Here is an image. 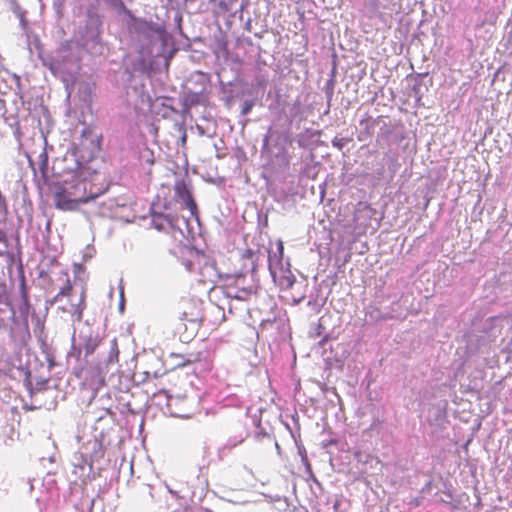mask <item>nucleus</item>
<instances>
[{
  "mask_svg": "<svg viewBox=\"0 0 512 512\" xmlns=\"http://www.w3.org/2000/svg\"><path fill=\"white\" fill-rule=\"evenodd\" d=\"M75 189L82 190V193L71 192L68 187L58 186L53 194L55 207L62 211H75L81 204H86L103 193L101 190L93 191L91 183L87 180L77 181Z\"/></svg>",
  "mask_w": 512,
  "mask_h": 512,
  "instance_id": "obj_1",
  "label": "nucleus"
},
{
  "mask_svg": "<svg viewBox=\"0 0 512 512\" xmlns=\"http://www.w3.org/2000/svg\"><path fill=\"white\" fill-rule=\"evenodd\" d=\"M101 136L91 128L83 129L79 139L74 143L72 151L78 165L84 166L90 163L100 152Z\"/></svg>",
  "mask_w": 512,
  "mask_h": 512,
  "instance_id": "obj_2",
  "label": "nucleus"
},
{
  "mask_svg": "<svg viewBox=\"0 0 512 512\" xmlns=\"http://www.w3.org/2000/svg\"><path fill=\"white\" fill-rule=\"evenodd\" d=\"M179 317L188 323L202 325L204 320L203 302L195 298H185L179 303Z\"/></svg>",
  "mask_w": 512,
  "mask_h": 512,
  "instance_id": "obj_3",
  "label": "nucleus"
},
{
  "mask_svg": "<svg viewBox=\"0 0 512 512\" xmlns=\"http://www.w3.org/2000/svg\"><path fill=\"white\" fill-rule=\"evenodd\" d=\"M82 449L84 455L89 458L88 464L90 469H92L95 462H99L105 457L106 449L104 445V436L102 434L99 436H93L83 443Z\"/></svg>",
  "mask_w": 512,
  "mask_h": 512,
  "instance_id": "obj_4",
  "label": "nucleus"
},
{
  "mask_svg": "<svg viewBox=\"0 0 512 512\" xmlns=\"http://www.w3.org/2000/svg\"><path fill=\"white\" fill-rule=\"evenodd\" d=\"M86 308V290L82 288L78 301L68 298V301L58 306V310L64 314L70 315L73 322H81L83 312Z\"/></svg>",
  "mask_w": 512,
  "mask_h": 512,
  "instance_id": "obj_5",
  "label": "nucleus"
},
{
  "mask_svg": "<svg viewBox=\"0 0 512 512\" xmlns=\"http://www.w3.org/2000/svg\"><path fill=\"white\" fill-rule=\"evenodd\" d=\"M200 327L201 325H198V323H188V321L179 317L174 327V335L181 342L189 343L195 338Z\"/></svg>",
  "mask_w": 512,
  "mask_h": 512,
  "instance_id": "obj_6",
  "label": "nucleus"
},
{
  "mask_svg": "<svg viewBox=\"0 0 512 512\" xmlns=\"http://www.w3.org/2000/svg\"><path fill=\"white\" fill-rule=\"evenodd\" d=\"M174 192L177 199L181 200L187 209L191 212V215L197 214V205L194 201L190 190L188 189L186 183L181 180L177 181L174 185Z\"/></svg>",
  "mask_w": 512,
  "mask_h": 512,
  "instance_id": "obj_7",
  "label": "nucleus"
},
{
  "mask_svg": "<svg viewBox=\"0 0 512 512\" xmlns=\"http://www.w3.org/2000/svg\"><path fill=\"white\" fill-rule=\"evenodd\" d=\"M171 358H179L181 361L178 363L179 366H187L193 363L200 362L203 358V352L198 350H187L184 353H171Z\"/></svg>",
  "mask_w": 512,
  "mask_h": 512,
  "instance_id": "obj_8",
  "label": "nucleus"
},
{
  "mask_svg": "<svg viewBox=\"0 0 512 512\" xmlns=\"http://www.w3.org/2000/svg\"><path fill=\"white\" fill-rule=\"evenodd\" d=\"M61 275L65 279V283L63 286L60 287L58 293L52 299L51 304L60 303L62 302L63 298H71L72 296L73 284L69 277L68 271H62Z\"/></svg>",
  "mask_w": 512,
  "mask_h": 512,
  "instance_id": "obj_9",
  "label": "nucleus"
},
{
  "mask_svg": "<svg viewBox=\"0 0 512 512\" xmlns=\"http://www.w3.org/2000/svg\"><path fill=\"white\" fill-rule=\"evenodd\" d=\"M118 358H119V348H118L117 339L114 338L111 341L110 353H109V357L107 360V364H114V363L118 362Z\"/></svg>",
  "mask_w": 512,
  "mask_h": 512,
  "instance_id": "obj_10",
  "label": "nucleus"
},
{
  "mask_svg": "<svg viewBox=\"0 0 512 512\" xmlns=\"http://www.w3.org/2000/svg\"><path fill=\"white\" fill-rule=\"evenodd\" d=\"M277 250H278V255H276V254L274 256L269 255V268H270V270L272 269L273 259L274 258H276L277 264H281V262H282L283 255H284V246H283V242L282 241L278 242Z\"/></svg>",
  "mask_w": 512,
  "mask_h": 512,
  "instance_id": "obj_11",
  "label": "nucleus"
},
{
  "mask_svg": "<svg viewBox=\"0 0 512 512\" xmlns=\"http://www.w3.org/2000/svg\"><path fill=\"white\" fill-rule=\"evenodd\" d=\"M98 345H99V343L97 340L89 339L84 345L85 355L88 356V355L93 354L95 352V350L97 349Z\"/></svg>",
  "mask_w": 512,
  "mask_h": 512,
  "instance_id": "obj_12",
  "label": "nucleus"
},
{
  "mask_svg": "<svg viewBox=\"0 0 512 512\" xmlns=\"http://www.w3.org/2000/svg\"><path fill=\"white\" fill-rule=\"evenodd\" d=\"M7 297V287L4 281L0 280V303L4 302Z\"/></svg>",
  "mask_w": 512,
  "mask_h": 512,
  "instance_id": "obj_13",
  "label": "nucleus"
},
{
  "mask_svg": "<svg viewBox=\"0 0 512 512\" xmlns=\"http://www.w3.org/2000/svg\"><path fill=\"white\" fill-rule=\"evenodd\" d=\"M332 144H333L334 147H337L338 149H342L343 148L342 139L335 138L332 141Z\"/></svg>",
  "mask_w": 512,
  "mask_h": 512,
  "instance_id": "obj_14",
  "label": "nucleus"
},
{
  "mask_svg": "<svg viewBox=\"0 0 512 512\" xmlns=\"http://www.w3.org/2000/svg\"><path fill=\"white\" fill-rule=\"evenodd\" d=\"M183 265L185 266L186 270L187 271H192L193 270V267H192V262L190 260H184L183 262Z\"/></svg>",
  "mask_w": 512,
  "mask_h": 512,
  "instance_id": "obj_15",
  "label": "nucleus"
},
{
  "mask_svg": "<svg viewBox=\"0 0 512 512\" xmlns=\"http://www.w3.org/2000/svg\"><path fill=\"white\" fill-rule=\"evenodd\" d=\"M6 241H7L6 233L0 229V242H6Z\"/></svg>",
  "mask_w": 512,
  "mask_h": 512,
  "instance_id": "obj_16",
  "label": "nucleus"
},
{
  "mask_svg": "<svg viewBox=\"0 0 512 512\" xmlns=\"http://www.w3.org/2000/svg\"><path fill=\"white\" fill-rule=\"evenodd\" d=\"M75 187H76V183H75V184H73V185H70V186L68 187V189H70V190H71V192H75V193H82V190H76V189H75Z\"/></svg>",
  "mask_w": 512,
  "mask_h": 512,
  "instance_id": "obj_17",
  "label": "nucleus"
}]
</instances>
